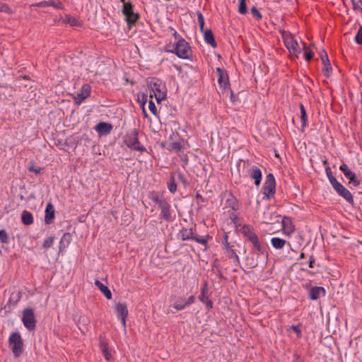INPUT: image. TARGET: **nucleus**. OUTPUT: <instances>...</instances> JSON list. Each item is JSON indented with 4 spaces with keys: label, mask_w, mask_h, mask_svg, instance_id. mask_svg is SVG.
<instances>
[{
    "label": "nucleus",
    "mask_w": 362,
    "mask_h": 362,
    "mask_svg": "<svg viewBox=\"0 0 362 362\" xmlns=\"http://www.w3.org/2000/svg\"><path fill=\"white\" fill-rule=\"evenodd\" d=\"M148 197L156 204L160 210L159 218L166 222H173L176 218V215L171 208L170 204L165 199L163 193L158 191H151L148 194Z\"/></svg>",
    "instance_id": "1"
},
{
    "label": "nucleus",
    "mask_w": 362,
    "mask_h": 362,
    "mask_svg": "<svg viewBox=\"0 0 362 362\" xmlns=\"http://www.w3.org/2000/svg\"><path fill=\"white\" fill-rule=\"evenodd\" d=\"M148 85L158 103L166 99L167 89L165 83L160 79L158 78H151L148 81Z\"/></svg>",
    "instance_id": "2"
},
{
    "label": "nucleus",
    "mask_w": 362,
    "mask_h": 362,
    "mask_svg": "<svg viewBox=\"0 0 362 362\" xmlns=\"http://www.w3.org/2000/svg\"><path fill=\"white\" fill-rule=\"evenodd\" d=\"M139 132L134 129L128 132L125 136L124 142L128 148L141 153L146 152L147 150L139 141Z\"/></svg>",
    "instance_id": "3"
},
{
    "label": "nucleus",
    "mask_w": 362,
    "mask_h": 362,
    "mask_svg": "<svg viewBox=\"0 0 362 362\" xmlns=\"http://www.w3.org/2000/svg\"><path fill=\"white\" fill-rule=\"evenodd\" d=\"M168 52L175 54L179 58L189 59L192 55V50L189 43L184 39L181 38L173 45V49Z\"/></svg>",
    "instance_id": "4"
},
{
    "label": "nucleus",
    "mask_w": 362,
    "mask_h": 362,
    "mask_svg": "<svg viewBox=\"0 0 362 362\" xmlns=\"http://www.w3.org/2000/svg\"><path fill=\"white\" fill-rule=\"evenodd\" d=\"M177 237L178 238L181 239L183 241L193 240L197 243L202 244L204 245H206L208 240L210 238V236L209 235L202 238L197 237L194 234L192 228H182L181 230H180L177 234Z\"/></svg>",
    "instance_id": "5"
},
{
    "label": "nucleus",
    "mask_w": 362,
    "mask_h": 362,
    "mask_svg": "<svg viewBox=\"0 0 362 362\" xmlns=\"http://www.w3.org/2000/svg\"><path fill=\"white\" fill-rule=\"evenodd\" d=\"M8 344L15 357H19L23 350V341L18 332H13L8 338Z\"/></svg>",
    "instance_id": "6"
},
{
    "label": "nucleus",
    "mask_w": 362,
    "mask_h": 362,
    "mask_svg": "<svg viewBox=\"0 0 362 362\" xmlns=\"http://www.w3.org/2000/svg\"><path fill=\"white\" fill-rule=\"evenodd\" d=\"M276 192V181L272 173H269L266 176V180L263 186L264 199L269 200L272 198Z\"/></svg>",
    "instance_id": "7"
},
{
    "label": "nucleus",
    "mask_w": 362,
    "mask_h": 362,
    "mask_svg": "<svg viewBox=\"0 0 362 362\" xmlns=\"http://www.w3.org/2000/svg\"><path fill=\"white\" fill-rule=\"evenodd\" d=\"M121 1L123 2L122 13L125 16L129 27L131 28L139 19V15L134 12L133 6L131 3L125 2L124 0H121Z\"/></svg>",
    "instance_id": "8"
},
{
    "label": "nucleus",
    "mask_w": 362,
    "mask_h": 362,
    "mask_svg": "<svg viewBox=\"0 0 362 362\" xmlns=\"http://www.w3.org/2000/svg\"><path fill=\"white\" fill-rule=\"evenodd\" d=\"M22 322L29 331H33L36 327V319L34 311L30 308H25L22 313Z\"/></svg>",
    "instance_id": "9"
},
{
    "label": "nucleus",
    "mask_w": 362,
    "mask_h": 362,
    "mask_svg": "<svg viewBox=\"0 0 362 362\" xmlns=\"http://www.w3.org/2000/svg\"><path fill=\"white\" fill-rule=\"evenodd\" d=\"M282 36L285 46L288 49L289 52L298 57V54L300 53V48L298 42L293 39V36L289 33L284 31L282 33Z\"/></svg>",
    "instance_id": "10"
},
{
    "label": "nucleus",
    "mask_w": 362,
    "mask_h": 362,
    "mask_svg": "<svg viewBox=\"0 0 362 362\" xmlns=\"http://www.w3.org/2000/svg\"><path fill=\"white\" fill-rule=\"evenodd\" d=\"M335 184L332 187L334 189V191L337 193L338 195L343 197L349 204L351 205L354 204V199L352 194L350 191L346 189L342 184L339 182H334Z\"/></svg>",
    "instance_id": "11"
},
{
    "label": "nucleus",
    "mask_w": 362,
    "mask_h": 362,
    "mask_svg": "<svg viewBox=\"0 0 362 362\" xmlns=\"http://www.w3.org/2000/svg\"><path fill=\"white\" fill-rule=\"evenodd\" d=\"M228 235H225L224 240L223 242V249L225 250V253L229 259L233 260L235 265H238L240 264V259L235 250L233 249V246L230 245V243L228 241Z\"/></svg>",
    "instance_id": "12"
},
{
    "label": "nucleus",
    "mask_w": 362,
    "mask_h": 362,
    "mask_svg": "<svg viewBox=\"0 0 362 362\" xmlns=\"http://www.w3.org/2000/svg\"><path fill=\"white\" fill-rule=\"evenodd\" d=\"M339 170L344 173L345 177L349 180L350 184H353L355 187L361 185V181L357 178L356 173L349 168L348 165L346 163L341 164Z\"/></svg>",
    "instance_id": "13"
},
{
    "label": "nucleus",
    "mask_w": 362,
    "mask_h": 362,
    "mask_svg": "<svg viewBox=\"0 0 362 362\" xmlns=\"http://www.w3.org/2000/svg\"><path fill=\"white\" fill-rule=\"evenodd\" d=\"M208 293H209L208 283L206 281H205L202 286V289H201V293L199 296V299L202 303H203L206 305V307L208 310H210L213 307V303H212L211 300L209 298Z\"/></svg>",
    "instance_id": "14"
},
{
    "label": "nucleus",
    "mask_w": 362,
    "mask_h": 362,
    "mask_svg": "<svg viewBox=\"0 0 362 362\" xmlns=\"http://www.w3.org/2000/svg\"><path fill=\"white\" fill-rule=\"evenodd\" d=\"M116 313L119 318L123 327H126V318L128 315V310L125 303H118L116 305Z\"/></svg>",
    "instance_id": "15"
},
{
    "label": "nucleus",
    "mask_w": 362,
    "mask_h": 362,
    "mask_svg": "<svg viewBox=\"0 0 362 362\" xmlns=\"http://www.w3.org/2000/svg\"><path fill=\"white\" fill-rule=\"evenodd\" d=\"M55 217V209L54 205L51 202H48L46 205L45 223L47 225L53 223Z\"/></svg>",
    "instance_id": "16"
},
{
    "label": "nucleus",
    "mask_w": 362,
    "mask_h": 362,
    "mask_svg": "<svg viewBox=\"0 0 362 362\" xmlns=\"http://www.w3.org/2000/svg\"><path fill=\"white\" fill-rule=\"evenodd\" d=\"M326 291L322 286H313L309 290L308 297L310 300H317L320 296H325Z\"/></svg>",
    "instance_id": "17"
},
{
    "label": "nucleus",
    "mask_w": 362,
    "mask_h": 362,
    "mask_svg": "<svg viewBox=\"0 0 362 362\" xmlns=\"http://www.w3.org/2000/svg\"><path fill=\"white\" fill-rule=\"evenodd\" d=\"M323 52L324 54L321 56V59L324 65L322 72L325 77L329 78L332 74V69L329 63L327 52L325 50Z\"/></svg>",
    "instance_id": "18"
},
{
    "label": "nucleus",
    "mask_w": 362,
    "mask_h": 362,
    "mask_svg": "<svg viewBox=\"0 0 362 362\" xmlns=\"http://www.w3.org/2000/svg\"><path fill=\"white\" fill-rule=\"evenodd\" d=\"M248 173L250 177L254 179L255 185L259 186L262 177L261 170L258 167L253 165Z\"/></svg>",
    "instance_id": "19"
},
{
    "label": "nucleus",
    "mask_w": 362,
    "mask_h": 362,
    "mask_svg": "<svg viewBox=\"0 0 362 362\" xmlns=\"http://www.w3.org/2000/svg\"><path fill=\"white\" fill-rule=\"evenodd\" d=\"M90 86L88 84H85L81 87L80 92L76 97V100H78V103H81L82 101L90 96Z\"/></svg>",
    "instance_id": "20"
},
{
    "label": "nucleus",
    "mask_w": 362,
    "mask_h": 362,
    "mask_svg": "<svg viewBox=\"0 0 362 362\" xmlns=\"http://www.w3.org/2000/svg\"><path fill=\"white\" fill-rule=\"evenodd\" d=\"M218 74V83L221 87L226 88L228 84V77L226 71L220 67L216 69Z\"/></svg>",
    "instance_id": "21"
},
{
    "label": "nucleus",
    "mask_w": 362,
    "mask_h": 362,
    "mask_svg": "<svg viewBox=\"0 0 362 362\" xmlns=\"http://www.w3.org/2000/svg\"><path fill=\"white\" fill-rule=\"evenodd\" d=\"M112 129V126L110 123H107L105 122H100L96 124L95 127V130L99 134H109Z\"/></svg>",
    "instance_id": "22"
},
{
    "label": "nucleus",
    "mask_w": 362,
    "mask_h": 362,
    "mask_svg": "<svg viewBox=\"0 0 362 362\" xmlns=\"http://www.w3.org/2000/svg\"><path fill=\"white\" fill-rule=\"evenodd\" d=\"M240 231L248 241L257 236L253 228L250 225H244Z\"/></svg>",
    "instance_id": "23"
},
{
    "label": "nucleus",
    "mask_w": 362,
    "mask_h": 362,
    "mask_svg": "<svg viewBox=\"0 0 362 362\" xmlns=\"http://www.w3.org/2000/svg\"><path fill=\"white\" fill-rule=\"evenodd\" d=\"M252 245V248L255 251H257L258 254H264L265 252V247L259 240L258 236H255L254 238L249 240Z\"/></svg>",
    "instance_id": "24"
},
{
    "label": "nucleus",
    "mask_w": 362,
    "mask_h": 362,
    "mask_svg": "<svg viewBox=\"0 0 362 362\" xmlns=\"http://www.w3.org/2000/svg\"><path fill=\"white\" fill-rule=\"evenodd\" d=\"M95 286L103 293V295L106 297L107 299H111L112 298V293L110 290L105 286L100 281L95 280Z\"/></svg>",
    "instance_id": "25"
},
{
    "label": "nucleus",
    "mask_w": 362,
    "mask_h": 362,
    "mask_svg": "<svg viewBox=\"0 0 362 362\" xmlns=\"http://www.w3.org/2000/svg\"><path fill=\"white\" fill-rule=\"evenodd\" d=\"M202 33H204L205 42L209 45H211L212 47H216L217 43L215 40L212 31L211 30H206Z\"/></svg>",
    "instance_id": "26"
},
{
    "label": "nucleus",
    "mask_w": 362,
    "mask_h": 362,
    "mask_svg": "<svg viewBox=\"0 0 362 362\" xmlns=\"http://www.w3.org/2000/svg\"><path fill=\"white\" fill-rule=\"evenodd\" d=\"M71 240V235L69 233H65L59 242V251L62 252L65 250L69 245L70 244Z\"/></svg>",
    "instance_id": "27"
},
{
    "label": "nucleus",
    "mask_w": 362,
    "mask_h": 362,
    "mask_svg": "<svg viewBox=\"0 0 362 362\" xmlns=\"http://www.w3.org/2000/svg\"><path fill=\"white\" fill-rule=\"evenodd\" d=\"M22 223L25 226H30L33 223V214L28 211H23L21 214Z\"/></svg>",
    "instance_id": "28"
},
{
    "label": "nucleus",
    "mask_w": 362,
    "mask_h": 362,
    "mask_svg": "<svg viewBox=\"0 0 362 362\" xmlns=\"http://www.w3.org/2000/svg\"><path fill=\"white\" fill-rule=\"evenodd\" d=\"M167 186L170 193L175 194L177 192L176 177L175 174H170V179L167 182Z\"/></svg>",
    "instance_id": "29"
},
{
    "label": "nucleus",
    "mask_w": 362,
    "mask_h": 362,
    "mask_svg": "<svg viewBox=\"0 0 362 362\" xmlns=\"http://www.w3.org/2000/svg\"><path fill=\"white\" fill-rule=\"evenodd\" d=\"M271 243L275 249L281 250L285 246L286 241L284 239L275 237L271 239Z\"/></svg>",
    "instance_id": "30"
},
{
    "label": "nucleus",
    "mask_w": 362,
    "mask_h": 362,
    "mask_svg": "<svg viewBox=\"0 0 362 362\" xmlns=\"http://www.w3.org/2000/svg\"><path fill=\"white\" fill-rule=\"evenodd\" d=\"M300 121L302 124V127L305 128L308 125V116L306 113V110L304 105L300 103Z\"/></svg>",
    "instance_id": "31"
},
{
    "label": "nucleus",
    "mask_w": 362,
    "mask_h": 362,
    "mask_svg": "<svg viewBox=\"0 0 362 362\" xmlns=\"http://www.w3.org/2000/svg\"><path fill=\"white\" fill-rule=\"evenodd\" d=\"M64 22L66 23H69L71 26H79L80 22L75 17L71 16L69 15L65 16L64 18Z\"/></svg>",
    "instance_id": "32"
},
{
    "label": "nucleus",
    "mask_w": 362,
    "mask_h": 362,
    "mask_svg": "<svg viewBox=\"0 0 362 362\" xmlns=\"http://www.w3.org/2000/svg\"><path fill=\"white\" fill-rule=\"evenodd\" d=\"M173 174L175 175L176 180H177V181L182 182L185 186H187L189 185V182L187 180L186 176L182 172L177 171L175 173H173Z\"/></svg>",
    "instance_id": "33"
},
{
    "label": "nucleus",
    "mask_w": 362,
    "mask_h": 362,
    "mask_svg": "<svg viewBox=\"0 0 362 362\" xmlns=\"http://www.w3.org/2000/svg\"><path fill=\"white\" fill-rule=\"evenodd\" d=\"M41 4L48 6H52L58 9H62L64 8L63 4L60 1H55L53 0L43 1L41 3Z\"/></svg>",
    "instance_id": "34"
},
{
    "label": "nucleus",
    "mask_w": 362,
    "mask_h": 362,
    "mask_svg": "<svg viewBox=\"0 0 362 362\" xmlns=\"http://www.w3.org/2000/svg\"><path fill=\"white\" fill-rule=\"evenodd\" d=\"M186 307L185 301L182 298H179L173 304V308L177 310H182Z\"/></svg>",
    "instance_id": "35"
},
{
    "label": "nucleus",
    "mask_w": 362,
    "mask_h": 362,
    "mask_svg": "<svg viewBox=\"0 0 362 362\" xmlns=\"http://www.w3.org/2000/svg\"><path fill=\"white\" fill-rule=\"evenodd\" d=\"M325 173L332 186L335 184L334 182H338L336 177L333 176L330 167L327 166L325 168Z\"/></svg>",
    "instance_id": "36"
},
{
    "label": "nucleus",
    "mask_w": 362,
    "mask_h": 362,
    "mask_svg": "<svg viewBox=\"0 0 362 362\" xmlns=\"http://www.w3.org/2000/svg\"><path fill=\"white\" fill-rule=\"evenodd\" d=\"M182 148V146L180 142L175 141L170 144L168 147V150L173 152H178L180 151Z\"/></svg>",
    "instance_id": "37"
},
{
    "label": "nucleus",
    "mask_w": 362,
    "mask_h": 362,
    "mask_svg": "<svg viewBox=\"0 0 362 362\" xmlns=\"http://www.w3.org/2000/svg\"><path fill=\"white\" fill-rule=\"evenodd\" d=\"M238 12L240 14H245L247 12L245 0H239Z\"/></svg>",
    "instance_id": "38"
},
{
    "label": "nucleus",
    "mask_w": 362,
    "mask_h": 362,
    "mask_svg": "<svg viewBox=\"0 0 362 362\" xmlns=\"http://www.w3.org/2000/svg\"><path fill=\"white\" fill-rule=\"evenodd\" d=\"M197 21L199 25L200 31H204V18L200 11L197 12Z\"/></svg>",
    "instance_id": "39"
},
{
    "label": "nucleus",
    "mask_w": 362,
    "mask_h": 362,
    "mask_svg": "<svg viewBox=\"0 0 362 362\" xmlns=\"http://www.w3.org/2000/svg\"><path fill=\"white\" fill-rule=\"evenodd\" d=\"M88 322H89L88 319L86 317L82 316L78 320V326L79 329L82 332H83V329L82 328V326L84 327V329H86V325H88Z\"/></svg>",
    "instance_id": "40"
},
{
    "label": "nucleus",
    "mask_w": 362,
    "mask_h": 362,
    "mask_svg": "<svg viewBox=\"0 0 362 362\" xmlns=\"http://www.w3.org/2000/svg\"><path fill=\"white\" fill-rule=\"evenodd\" d=\"M305 52H304V58L306 61H310L313 59L314 56V53L312 50H310L307 47L304 46Z\"/></svg>",
    "instance_id": "41"
},
{
    "label": "nucleus",
    "mask_w": 362,
    "mask_h": 362,
    "mask_svg": "<svg viewBox=\"0 0 362 362\" xmlns=\"http://www.w3.org/2000/svg\"><path fill=\"white\" fill-rule=\"evenodd\" d=\"M21 297L18 294L14 295L13 293L11 296V297L8 299V303L15 306L16 305L17 303L19 301Z\"/></svg>",
    "instance_id": "42"
},
{
    "label": "nucleus",
    "mask_w": 362,
    "mask_h": 362,
    "mask_svg": "<svg viewBox=\"0 0 362 362\" xmlns=\"http://www.w3.org/2000/svg\"><path fill=\"white\" fill-rule=\"evenodd\" d=\"M0 241L2 243H7L8 241V234L5 230H0Z\"/></svg>",
    "instance_id": "43"
},
{
    "label": "nucleus",
    "mask_w": 362,
    "mask_h": 362,
    "mask_svg": "<svg viewBox=\"0 0 362 362\" xmlns=\"http://www.w3.org/2000/svg\"><path fill=\"white\" fill-rule=\"evenodd\" d=\"M354 8L362 11V0H351Z\"/></svg>",
    "instance_id": "44"
},
{
    "label": "nucleus",
    "mask_w": 362,
    "mask_h": 362,
    "mask_svg": "<svg viewBox=\"0 0 362 362\" xmlns=\"http://www.w3.org/2000/svg\"><path fill=\"white\" fill-rule=\"evenodd\" d=\"M355 41L358 45H362V26H361L355 37Z\"/></svg>",
    "instance_id": "45"
},
{
    "label": "nucleus",
    "mask_w": 362,
    "mask_h": 362,
    "mask_svg": "<svg viewBox=\"0 0 362 362\" xmlns=\"http://www.w3.org/2000/svg\"><path fill=\"white\" fill-rule=\"evenodd\" d=\"M280 220L281 221L282 226L284 228H288V226H291V221L289 218L284 216V218L281 217Z\"/></svg>",
    "instance_id": "46"
},
{
    "label": "nucleus",
    "mask_w": 362,
    "mask_h": 362,
    "mask_svg": "<svg viewBox=\"0 0 362 362\" xmlns=\"http://www.w3.org/2000/svg\"><path fill=\"white\" fill-rule=\"evenodd\" d=\"M53 243H54V238L49 237L44 240L43 247L45 248H49L53 245Z\"/></svg>",
    "instance_id": "47"
},
{
    "label": "nucleus",
    "mask_w": 362,
    "mask_h": 362,
    "mask_svg": "<svg viewBox=\"0 0 362 362\" xmlns=\"http://www.w3.org/2000/svg\"><path fill=\"white\" fill-rule=\"evenodd\" d=\"M148 109L153 115H157V108L155 103L152 100H150L148 103Z\"/></svg>",
    "instance_id": "48"
},
{
    "label": "nucleus",
    "mask_w": 362,
    "mask_h": 362,
    "mask_svg": "<svg viewBox=\"0 0 362 362\" xmlns=\"http://www.w3.org/2000/svg\"><path fill=\"white\" fill-rule=\"evenodd\" d=\"M251 13L257 19H261L262 18V14L255 6H253L251 8Z\"/></svg>",
    "instance_id": "49"
},
{
    "label": "nucleus",
    "mask_w": 362,
    "mask_h": 362,
    "mask_svg": "<svg viewBox=\"0 0 362 362\" xmlns=\"http://www.w3.org/2000/svg\"><path fill=\"white\" fill-rule=\"evenodd\" d=\"M147 99H148V95H147V93H141V95H139L138 96V100H139V101L140 103H141L143 105H145V103H146V101H147Z\"/></svg>",
    "instance_id": "50"
},
{
    "label": "nucleus",
    "mask_w": 362,
    "mask_h": 362,
    "mask_svg": "<svg viewBox=\"0 0 362 362\" xmlns=\"http://www.w3.org/2000/svg\"><path fill=\"white\" fill-rule=\"evenodd\" d=\"M100 349H101L102 351L103 350L108 349L107 343L106 342V341L104 339H102V338H100Z\"/></svg>",
    "instance_id": "51"
},
{
    "label": "nucleus",
    "mask_w": 362,
    "mask_h": 362,
    "mask_svg": "<svg viewBox=\"0 0 362 362\" xmlns=\"http://www.w3.org/2000/svg\"><path fill=\"white\" fill-rule=\"evenodd\" d=\"M291 329L293 330L297 334L298 337H301V331H300V328L298 327V326L292 325L291 327Z\"/></svg>",
    "instance_id": "52"
},
{
    "label": "nucleus",
    "mask_w": 362,
    "mask_h": 362,
    "mask_svg": "<svg viewBox=\"0 0 362 362\" xmlns=\"http://www.w3.org/2000/svg\"><path fill=\"white\" fill-rule=\"evenodd\" d=\"M170 30H171L172 32V35L174 37V38L175 40H177V41L179 40V39H181L182 37H180V35L172 27H170L169 28Z\"/></svg>",
    "instance_id": "53"
},
{
    "label": "nucleus",
    "mask_w": 362,
    "mask_h": 362,
    "mask_svg": "<svg viewBox=\"0 0 362 362\" xmlns=\"http://www.w3.org/2000/svg\"><path fill=\"white\" fill-rule=\"evenodd\" d=\"M281 218V216H279L276 214H271L270 221H274V222H279Z\"/></svg>",
    "instance_id": "54"
},
{
    "label": "nucleus",
    "mask_w": 362,
    "mask_h": 362,
    "mask_svg": "<svg viewBox=\"0 0 362 362\" xmlns=\"http://www.w3.org/2000/svg\"><path fill=\"white\" fill-rule=\"evenodd\" d=\"M102 352H103V354L106 360L110 361L112 359V355H111L110 352L109 351L108 349L103 350Z\"/></svg>",
    "instance_id": "55"
},
{
    "label": "nucleus",
    "mask_w": 362,
    "mask_h": 362,
    "mask_svg": "<svg viewBox=\"0 0 362 362\" xmlns=\"http://www.w3.org/2000/svg\"><path fill=\"white\" fill-rule=\"evenodd\" d=\"M315 263V259L313 255L310 256L309 257V262H308V267L310 268H314Z\"/></svg>",
    "instance_id": "56"
},
{
    "label": "nucleus",
    "mask_w": 362,
    "mask_h": 362,
    "mask_svg": "<svg viewBox=\"0 0 362 362\" xmlns=\"http://www.w3.org/2000/svg\"><path fill=\"white\" fill-rule=\"evenodd\" d=\"M195 300V298L194 296H191L188 298V299L187 300H185V305L187 306L192 304Z\"/></svg>",
    "instance_id": "57"
},
{
    "label": "nucleus",
    "mask_w": 362,
    "mask_h": 362,
    "mask_svg": "<svg viewBox=\"0 0 362 362\" xmlns=\"http://www.w3.org/2000/svg\"><path fill=\"white\" fill-rule=\"evenodd\" d=\"M9 11H10V8L6 4H1L0 6V11L8 13Z\"/></svg>",
    "instance_id": "58"
},
{
    "label": "nucleus",
    "mask_w": 362,
    "mask_h": 362,
    "mask_svg": "<svg viewBox=\"0 0 362 362\" xmlns=\"http://www.w3.org/2000/svg\"><path fill=\"white\" fill-rule=\"evenodd\" d=\"M28 170L30 172H34L35 174H38L41 171V168H36L33 165L29 167Z\"/></svg>",
    "instance_id": "59"
},
{
    "label": "nucleus",
    "mask_w": 362,
    "mask_h": 362,
    "mask_svg": "<svg viewBox=\"0 0 362 362\" xmlns=\"http://www.w3.org/2000/svg\"><path fill=\"white\" fill-rule=\"evenodd\" d=\"M195 197L199 199L202 203L206 202V199L204 198L199 192L196 193Z\"/></svg>",
    "instance_id": "60"
},
{
    "label": "nucleus",
    "mask_w": 362,
    "mask_h": 362,
    "mask_svg": "<svg viewBox=\"0 0 362 362\" xmlns=\"http://www.w3.org/2000/svg\"><path fill=\"white\" fill-rule=\"evenodd\" d=\"M305 258V253L301 252L299 257V259H304Z\"/></svg>",
    "instance_id": "61"
},
{
    "label": "nucleus",
    "mask_w": 362,
    "mask_h": 362,
    "mask_svg": "<svg viewBox=\"0 0 362 362\" xmlns=\"http://www.w3.org/2000/svg\"><path fill=\"white\" fill-rule=\"evenodd\" d=\"M323 164H324V165L327 164V160H325L323 161Z\"/></svg>",
    "instance_id": "62"
},
{
    "label": "nucleus",
    "mask_w": 362,
    "mask_h": 362,
    "mask_svg": "<svg viewBox=\"0 0 362 362\" xmlns=\"http://www.w3.org/2000/svg\"><path fill=\"white\" fill-rule=\"evenodd\" d=\"M231 207H232L233 209H234V210L235 209V207L234 205L231 206Z\"/></svg>",
    "instance_id": "63"
},
{
    "label": "nucleus",
    "mask_w": 362,
    "mask_h": 362,
    "mask_svg": "<svg viewBox=\"0 0 362 362\" xmlns=\"http://www.w3.org/2000/svg\"><path fill=\"white\" fill-rule=\"evenodd\" d=\"M150 97L153 98V95L151 94V93H150Z\"/></svg>",
    "instance_id": "64"
}]
</instances>
